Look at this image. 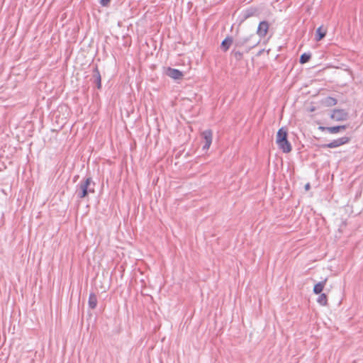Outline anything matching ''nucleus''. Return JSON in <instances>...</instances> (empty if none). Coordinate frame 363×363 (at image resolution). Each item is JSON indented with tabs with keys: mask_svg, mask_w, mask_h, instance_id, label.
I'll return each mask as SVG.
<instances>
[{
	"mask_svg": "<svg viewBox=\"0 0 363 363\" xmlns=\"http://www.w3.org/2000/svg\"><path fill=\"white\" fill-rule=\"evenodd\" d=\"M326 279L317 283L313 287V293L315 294H320L325 285Z\"/></svg>",
	"mask_w": 363,
	"mask_h": 363,
	"instance_id": "15",
	"label": "nucleus"
},
{
	"mask_svg": "<svg viewBox=\"0 0 363 363\" xmlns=\"http://www.w3.org/2000/svg\"><path fill=\"white\" fill-rule=\"evenodd\" d=\"M317 302L321 306H326L328 303V298L325 294H320L317 298Z\"/></svg>",
	"mask_w": 363,
	"mask_h": 363,
	"instance_id": "16",
	"label": "nucleus"
},
{
	"mask_svg": "<svg viewBox=\"0 0 363 363\" xmlns=\"http://www.w3.org/2000/svg\"><path fill=\"white\" fill-rule=\"evenodd\" d=\"M305 189H306V190H308V189H310V184H309V183H308V184H306L305 185Z\"/></svg>",
	"mask_w": 363,
	"mask_h": 363,
	"instance_id": "21",
	"label": "nucleus"
},
{
	"mask_svg": "<svg viewBox=\"0 0 363 363\" xmlns=\"http://www.w3.org/2000/svg\"><path fill=\"white\" fill-rule=\"evenodd\" d=\"M91 81L94 84H95L96 85L98 89H101V74H100V72H99L97 66H96L93 69Z\"/></svg>",
	"mask_w": 363,
	"mask_h": 363,
	"instance_id": "8",
	"label": "nucleus"
},
{
	"mask_svg": "<svg viewBox=\"0 0 363 363\" xmlns=\"http://www.w3.org/2000/svg\"><path fill=\"white\" fill-rule=\"evenodd\" d=\"M234 43L233 39L230 36L226 37L221 43L220 48L223 51L226 52L229 50L231 45Z\"/></svg>",
	"mask_w": 363,
	"mask_h": 363,
	"instance_id": "11",
	"label": "nucleus"
},
{
	"mask_svg": "<svg viewBox=\"0 0 363 363\" xmlns=\"http://www.w3.org/2000/svg\"><path fill=\"white\" fill-rule=\"evenodd\" d=\"M311 57V53L304 52L301 55L299 62L301 64H305L310 60Z\"/></svg>",
	"mask_w": 363,
	"mask_h": 363,
	"instance_id": "17",
	"label": "nucleus"
},
{
	"mask_svg": "<svg viewBox=\"0 0 363 363\" xmlns=\"http://www.w3.org/2000/svg\"><path fill=\"white\" fill-rule=\"evenodd\" d=\"M330 118L335 121H344L348 119L349 114L344 109H334L330 115Z\"/></svg>",
	"mask_w": 363,
	"mask_h": 363,
	"instance_id": "5",
	"label": "nucleus"
},
{
	"mask_svg": "<svg viewBox=\"0 0 363 363\" xmlns=\"http://www.w3.org/2000/svg\"><path fill=\"white\" fill-rule=\"evenodd\" d=\"M260 43V39L255 33H250L238 36L234 40L235 48H243L247 53Z\"/></svg>",
	"mask_w": 363,
	"mask_h": 363,
	"instance_id": "1",
	"label": "nucleus"
},
{
	"mask_svg": "<svg viewBox=\"0 0 363 363\" xmlns=\"http://www.w3.org/2000/svg\"><path fill=\"white\" fill-rule=\"evenodd\" d=\"M347 128V125H337V126H332V127H324V126H320L319 129L322 131H327L329 133L335 134L337 133L341 130H345Z\"/></svg>",
	"mask_w": 363,
	"mask_h": 363,
	"instance_id": "9",
	"label": "nucleus"
},
{
	"mask_svg": "<svg viewBox=\"0 0 363 363\" xmlns=\"http://www.w3.org/2000/svg\"><path fill=\"white\" fill-rule=\"evenodd\" d=\"M330 100H331L333 101V105H335L336 103H337V101L336 99H333V98H330Z\"/></svg>",
	"mask_w": 363,
	"mask_h": 363,
	"instance_id": "20",
	"label": "nucleus"
},
{
	"mask_svg": "<svg viewBox=\"0 0 363 363\" xmlns=\"http://www.w3.org/2000/svg\"><path fill=\"white\" fill-rule=\"evenodd\" d=\"M201 136L205 141L203 149L208 150L212 143L213 133L211 130H206L202 132Z\"/></svg>",
	"mask_w": 363,
	"mask_h": 363,
	"instance_id": "7",
	"label": "nucleus"
},
{
	"mask_svg": "<svg viewBox=\"0 0 363 363\" xmlns=\"http://www.w3.org/2000/svg\"><path fill=\"white\" fill-rule=\"evenodd\" d=\"M350 141V138L347 136H344L336 140H333L332 142L326 144H323L320 145L322 148H335L340 147L342 145H345Z\"/></svg>",
	"mask_w": 363,
	"mask_h": 363,
	"instance_id": "4",
	"label": "nucleus"
},
{
	"mask_svg": "<svg viewBox=\"0 0 363 363\" xmlns=\"http://www.w3.org/2000/svg\"><path fill=\"white\" fill-rule=\"evenodd\" d=\"M231 55L235 57L236 60L240 61L242 59L243 52L236 50L235 48L232 50Z\"/></svg>",
	"mask_w": 363,
	"mask_h": 363,
	"instance_id": "18",
	"label": "nucleus"
},
{
	"mask_svg": "<svg viewBox=\"0 0 363 363\" xmlns=\"http://www.w3.org/2000/svg\"><path fill=\"white\" fill-rule=\"evenodd\" d=\"M269 23L266 21H261L258 26L257 30V36L260 39L261 38L264 37L267 31L269 30Z\"/></svg>",
	"mask_w": 363,
	"mask_h": 363,
	"instance_id": "6",
	"label": "nucleus"
},
{
	"mask_svg": "<svg viewBox=\"0 0 363 363\" xmlns=\"http://www.w3.org/2000/svg\"><path fill=\"white\" fill-rule=\"evenodd\" d=\"M288 133L286 129L281 128L277 133L276 143L279 148L284 153H289L291 151L292 147L287 138Z\"/></svg>",
	"mask_w": 363,
	"mask_h": 363,
	"instance_id": "3",
	"label": "nucleus"
},
{
	"mask_svg": "<svg viewBox=\"0 0 363 363\" xmlns=\"http://www.w3.org/2000/svg\"><path fill=\"white\" fill-rule=\"evenodd\" d=\"M165 73L167 76L174 79H180L183 77V73L180 70L171 67H168Z\"/></svg>",
	"mask_w": 363,
	"mask_h": 363,
	"instance_id": "10",
	"label": "nucleus"
},
{
	"mask_svg": "<svg viewBox=\"0 0 363 363\" xmlns=\"http://www.w3.org/2000/svg\"><path fill=\"white\" fill-rule=\"evenodd\" d=\"M326 35V30L323 29V26H320L317 28L315 40L316 41H320Z\"/></svg>",
	"mask_w": 363,
	"mask_h": 363,
	"instance_id": "13",
	"label": "nucleus"
},
{
	"mask_svg": "<svg viewBox=\"0 0 363 363\" xmlns=\"http://www.w3.org/2000/svg\"><path fill=\"white\" fill-rule=\"evenodd\" d=\"M258 11L256 8L250 7L242 11V17L244 19H247L252 16L257 15Z\"/></svg>",
	"mask_w": 363,
	"mask_h": 363,
	"instance_id": "12",
	"label": "nucleus"
},
{
	"mask_svg": "<svg viewBox=\"0 0 363 363\" xmlns=\"http://www.w3.org/2000/svg\"><path fill=\"white\" fill-rule=\"evenodd\" d=\"M95 183L93 182L91 177H86L82 180L76 186L75 194L78 199H84L89 193L95 192Z\"/></svg>",
	"mask_w": 363,
	"mask_h": 363,
	"instance_id": "2",
	"label": "nucleus"
},
{
	"mask_svg": "<svg viewBox=\"0 0 363 363\" xmlns=\"http://www.w3.org/2000/svg\"><path fill=\"white\" fill-rule=\"evenodd\" d=\"M97 297L94 293H91L89 296L88 304L90 308L94 309L97 306Z\"/></svg>",
	"mask_w": 363,
	"mask_h": 363,
	"instance_id": "14",
	"label": "nucleus"
},
{
	"mask_svg": "<svg viewBox=\"0 0 363 363\" xmlns=\"http://www.w3.org/2000/svg\"><path fill=\"white\" fill-rule=\"evenodd\" d=\"M110 1L111 0H100L99 2L102 6H107L109 4Z\"/></svg>",
	"mask_w": 363,
	"mask_h": 363,
	"instance_id": "19",
	"label": "nucleus"
}]
</instances>
